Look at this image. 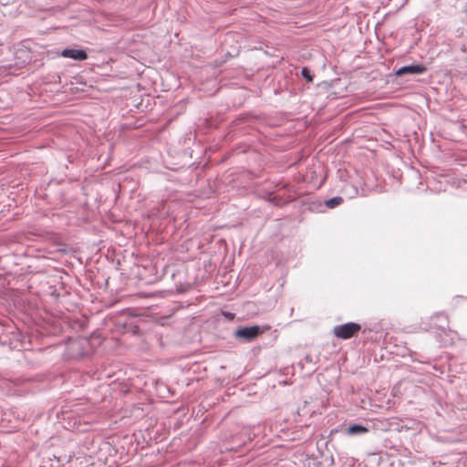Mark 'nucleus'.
<instances>
[{
	"mask_svg": "<svg viewBox=\"0 0 467 467\" xmlns=\"http://www.w3.org/2000/svg\"><path fill=\"white\" fill-rule=\"evenodd\" d=\"M361 326L355 322H348L343 325L336 326L333 328V334L336 337L341 339H349L358 334Z\"/></svg>",
	"mask_w": 467,
	"mask_h": 467,
	"instance_id": "nucleus-1",
	"label": "nucleus"
},
{
	"mask_svg": "<svg viewBox=\"0 0 467 467\" xmlns=\"http://www.w3.org/2000/svg\"><path fill=\"white\" fill-rule=\"evenodd\" d=\"M270 329V326H265L262 328L259 326L244 327L237 329L234 333L235 337L242 338L245 341H252L260 334Z\"/></svg>",
	"mask_w": 467,
	"mask_h": 467,
	"instance_id": "nucleus-2",
	"label": "nucleus"
},
{
	"mask_svg": "<svg viewBox=\"0 0 467 467\" xmlns=\"http://www.w3.org/2000/svg\"><path fill=\"white\" fill-rule=\"evenodd\" d=\"M368 431V430L366 427L359 424L350 425L347 431L348 434L349 435L367 433Z\"/></svg>",
	"mask_w": 467,
	"mask_h": 467,
	"instance_id": "nucleus-5",
	"label": "nucleus"
},
{
	"mask_svg": "<svg viewBox=\"0 0 467 467\" xmlns=\"http://www.w3.org/2000/svg\"><path fill=\"white\" fill-rule=\"evenodd\" d=\"M302 76L308 81L311 82L313 80V76L309 72V70L306 67L302 69Z\"/></svg>",
	"mask_w": 467,
	"mask_h": 467,
	"instance_id": "nucleus-7",
	"label": "nucleus"
},
{
	"mask_svg": "<svg viewBox=\"0 0 467 467\" xmlns=\"http://www.w3.org/2000/svg\"><path fill=\"white\" fill-rule=\"evenodd\" d=\"M342 201L343 200H342L341 197H335V198H332V199L328 200L327 204L330 208H334L335 206L340 204L342 202Z\"/></svg>",
	"mask_w": 467,
	"mask_h": 467,
	"instance_id": "nucleus-6",
	"label": "nucleus"
},
{
	"mask_svg": "<svg viewBox=\"0 0 467 467\" xmlns=\"http://www.w3.org/2000/svg\"><path fill=\"white\" fill-rule=\"evenodd\" d=\"M427 71V68L425 66L421 64H416V65H410L405 66L400 68H399L395 75L397 77H401L405 74H411V75H417V74H423Z\"/></svg>",
	"mask_w": 467,
	"mask_h": 467,
	"instance_id": "nucleus-3",
	"label": "nucleus"
},
{
	"mask_svg": "<svg viewBox=\"0 0 467 467\" xmlns=\"http://www.w3.org/2000/svg\"><path fill=\"white\" fill-rule=\"evenodd\" d=\"M63 57L72 58L74 60H85L88 58L87 53L82 49H64L61 53Z\"/></svg>",
	"mask_w": 467,
	"mask_h": 467,
	"instance_id": "nucleus-4",
	"label": "nucleus"
}]
</instances>
